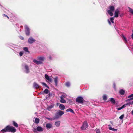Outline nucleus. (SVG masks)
Instances as JSON below:
<instances>
[{
	"label": "nucleus",
	"mask_w": 133,
	"mask_h": 133,
	"mask_svg": "<svg viewBox=\"0 0 133 133\" xmlns=\"http://www.w3.org/2000/svg\"><path fill=\"white\" fill-rule=\"evenodd\" d=\"M55 106L54 104L52 103L51 104L48 106L46 109L49 111H50L51 109Z\"/></svg>",
	"instance_id": "nucleus-8"
},
{
	"label": "nucleus",
	"mask_w": 133,
	"mask_h": 133,
	"mask_svg": "<svg viewBox=\"0 0 133 133\" xmlns=\"http://www.w3.org/2000/svg\"><path fill=\"white\" fill-rule=\"evenodd\" d=\"M123 37L124 39L125 40V41L126 42H127V39H126V38L123 35Z\"/></svg>",
	"instance_id": "nucleus-45"
},
{
	"label": "nucleus",
	"mask_w": 133,
	"mask_h": 133,
	"mask_svg": "<svg viewBox=\"0 0 133 133\" xmlns=\"http://www.w3.org/2000/svg\"><path fill=\"white\" fill-rule=\"evenodd\" d=\"M65 95H61L60 97L61 99L60 102L61 103H64L66 102L65 100L64 99L65 98Z\"/></svg>",
	"instance_id": "nucleus-7"
},
{
	"label": "nucleus",
	"mask_w": 133,
	"mask_h": 133,
	"mask_svg": "<svg viewBox=\"0 0 133 133\" xmlns=\"http://www.w3.org/2000/svg\"><path fill=\"white\" fill-rule=\"evenodd\" d=\"M57 113V114L59 115L60 116H62L64 114V112L61 110H59Z\"/></svg>",
	"instance_id": "nucleus-14"
},
{
	"label": "nucleus",
	"mask_w": 133,
	"mask_h": 133,
	"mask_svg": "<svg viewBox=\"0 0 133 133\" xmlns=\"http://www.w3.org/2000/svg\"><path fill=\"white\" fill-rule=\"evenodd\" d=\"M129 12L131 13L132 14H133V10L132 9H131L130 8H129Z\"/></svg>",
	"instance_id": "nucleus-34"
},
{
	"label": "nucleus",
	"mask_w": 133,
	"mask_h": 133,
	"mask_svg": "<svg viewBox=\"0 0 133 133\" xmlns=\"http://www.w3.org/2000/svg\"><path fill=\"white\" fill-rule=\"evenodd\" d=\"M108 128L109 130H111L114 131H115L117 130V129H115L113 128H112L110 125H108Z\"/></svg>",
	"instance_id": "nucleus-12"
},
{
	"label": "nucleus",
	"mask_w": 133,
	"mask_h": 133,
	"mask_svg": "<svg viewBox=\"0 0 133 133\" xmlns=\"http://www.w3.org/2000/svg\"><path fill=\"white\" fill-rule=\"evenodd\" d=\"M33 87H34L35 89H37L38 88H39V86L38 85V84H37L36 82H34L33 84Z\"/></svg>",
	"instance_id": "nucleus-16"
},
{
	"label": "nucleus",
	"mask_w": 133,
	"mask_h": 133,
	"mask_svg": "<svg viewBox=\"0 0 133 133\" xmlns=\"http://www.w3.org/2000/svg\"><path fill=\"white\" fill-rule=\"evenodd\" d=\"M58 78L57 77H55L54 78V82L56 85H57L58 83Z\"/></svg>",
	"instance_id": "nucleus-22"
},
{
	"label": "nucleus",
	"mask_w": 133,
	"mask_h": 133,
	"mask_svg": "<svg viewBox=\"0 0 133 133\" xmlns=\"http://www.w3.org/2000/svg\"><path fill=\"white\" fill-rule=\"evenodd\" d=\"M45 79H46V81H48L49 82L52 83V79L47 74H45Z\"/></svg>",
	"instance_id": "nucleus-6"
},
{
	"label": "nucleus",
	"mask_w": 133,
	"mask_h": 133,
	"mask_svg": "<svg viewBox=\"0 0 133 133\" xmlns=\"http://www.w3.org/2000/svg\"><path fill=\"white\" fill-rule=\"evenodd\" d=\"M132 100H133V97L130 98L126 100L125 101L126 102H129L130 101Z\"/></svg>",
	"instance_id": "nucleus-39"
},
{
	"label": "nucleus",
	"mask_w": 133,
	"mask_h": 133,
	"mask_svg": "<svg viewBox=\"0 0 133 133\" xmlns=\"http://www.w3.org/2000/svg\"><path fill=\"white\" fill-rule=\"evenodd\" d=\"M111 124H112V125H113V124H112V123H111Z\"/></svg>",
	"instance_id": "nucleus-54"
},
{
	"label": "nucleus",
	"mask_w": 133,
	"mask_h": 133,
	"mask_svg": "<svg viewBox=\"0 0 133 133\" xmlns=\"http://www.w3.org/2000/svg\"><path fill=\"white\" fill-rule=\"evenodd\" d=\"M88 127V125L87 121H85L83 122L82 126L81 127V129L82 130H85Z\"/></svg>",
	"instance_id": "nucleus-1"
},
{
	"label": "nucleus",
	"mask_w": 133,
	"mask_h": 133,
	"mask_svg": "<svg viewBox=\"0 0 133 133\" xmlns=\"http://www.w3.org/2000/svg\"><path fill=\"white\" fill-rule=\"evenodd\" d=\"M13 125L16 127H18V125L14 121L13 122Z\"/></svg>",
	"instance_id": "nucleus-29"
},
{
	"label": "nucleus",
	"mask_w": 133,
	"mask_h": 133,
	"mask_svg": "<svg viewBox=\"0 0 133 133\" xmlns=\"http://www.w3.org/2000/svg\"><path fill=\"white\" fill-rule=\"evenodd\" d=\"M103 99L104 100H106L107 98V97L105 95H104L103 96Z\"/></svg>",
	"instance_id": "nucleus-35"
},
{
	"label": "nucleus",
	"mask_w": 133,
	"mask_h": 133,
	"mask_svg": "<svg viewBox=\"0 0 133 133\" xmlns=\"http://www.w3.org/2000/svg\"><path fill=\"white\" fill-rule=\"evenodd\" d=\"M131 114L133 115V110L131 112Z\"/></svg>",
	"instance_id": "nucleus-51"
},
{
	"label": "nucleus",
	"mask_w": 133,
	"mask_h": 133,
	"mask_svg": "<svg viewBox=\"0 0 133 133\" xmlns=\"http://www.w3.org/2000/svg\"><path fill=\"white\" fill-rule=\"evenodd\" d=\"M59 104L58 103H56V105L57 106H58L59 105Z\"/></svg>",
	"instance_id": "nucleus-50"
},
{
	"label": "nucleus",
	"mask_w": 133,
	"mask_h": 133,
	"mask_svg": "<svg viewBox=\"0 0 133 133\" xmlns=\"http://www.w3.org/2000/svg\"><path fill=\"white\" fill-rule=\"evenodd\" d=\"M25 72L26 73H28L29 72V68L28 66L27 65H25Z\"/></svg>",
	"instance_id": "nucleus-20"
},
{
	"label": "nucleus",
	"mask_w": 133,
	"mask_h": 133,
	"mask_svg": "<svg viewBox=\"0 0 133 133\" xmlns=\"http://www.w3.org/2000/svg\"><path fill=\"white\" fill-rule=\"evenodd\" d=\"M133 97V94H131V95H129L128 96V98H131V97Z\"/></svg>",
	"instance_id": "nucleus-43"
},
{
	"label": "nucleus",
	"mask_w": 133,
	"mask_h": 133,
	"mask_svg": "<svg viewBox=\"0 0 133 133\" xmlns=\"http://www.w3.org/2000/svg\"><path fill=\"white\" fill-rule=\"evenodd\" d=\"M44 92L46 94H47L49 92V90L48 89H46L44 91Z\"/></svg>",
	"instance_id": "nucleus-36"
},
{
	"label": "nucleus",
	"mask_w": 133,
	"mask_h": 133,
	"mask_svg": "<svg viewBox=\"0 0 133 133\" xmlns=\"http://www.w3.org/2000/svg\"><path fill=\"white\" fill-rule=\"evenodd\" d=\"M8 126H7L5 128L1 130V131L3 133H4L6 132H8Z\"/></svg>",
	"instance_id": "nucleus-15"
},
{
	"label": "nucleus",
	"mask_w": 133,
	"mask_h": 133,
	"mask_svg": "<svg viewBox=\"0 0 133 133\" xmlns=\"http://www.w3.org/2000/svg\"><path fill=\"white\" fill-rule=\"evenodd\" d=\"M43 128L40 126L38 127L36 129L34 128L33 129V131L35 132H36L37 131L39 132H41L43 131Z\"/></svg>",
	"instance_id": "nucleus-4"
},
{
	"label": "nucleus",
	"mask_w": 133,
	"mask_h": 133,
	"mask_svg": "<svg viewBox=\"0 0 133 133\" xmlns=\"http://www.w3.org/2000/svg\"><path fill=\"white\" fill-rule=\"evenodd\" d=\"M124 117V115H122L119 118L121 119H122Z\"/></svg>",
	"instance_id": "nucleus-41"
},
{
	"label": "nucleus",
	"mask_w": 133,
	"mask_h": 133,
	"mask_svg": "<svg viewBox=\"0 0 133 133\" xmlns=\"http://www.w3.org/2000/svg\"><path fill=\"white\" fill-rule=\"evenodd\" d=\"M131 37L133 40V33H132V34L131 35Z\"/></svg>",
	"instance_id": "nucleus-49"
},
{
	"label": "nucleus",
	"mask_w": 133,
	"mask_h": 133,
	"mask_svg": "<svg viewBox=\"0 0 133 133\" xmlns=\"http://www.w3.org/2000/svg\"><path fill=\"white\" fill-rule=\"evenodd\" d=\"M76 101L78 103H82L83 102L84 99L82 97L79 96L76 98Z\"/></svg>",
	"instance_id": "nucleus-3"
},
{
	"label": "nucleus",
	"mask_w": 133,
	"mask_h": 133,
	"mask_svg": "<svg viewBox=\"0 0 133 133\" xmlns=\"http://www.w3.org/2000/svg\"><path fill=\"white\" fill-rule=\"evenodd\" d=\"M33 62L37 64V65L42 64L43 63V62L42 61H38L36 59H34L33 60Z\"/></svg>",
	"instance_id": "nucleus-11"
},
{
	"label": "nucleus",
	"mask_w": 133,
	"mask_h": 133,
	"mask_svg": "<svg viewBox=\"0 0 133 133\" xmlns=\"http://www.w3.org/2000/svg\"><path fill=\"white\" fill-rule=\"evenodd\" d=\"M3 16H5V17H7L8 18H9V17L7 15H5V14H3Z\"/></svg>",
	"instance_id": "nucleus-46"
},
{
	"label": "nucleus",
	"mask_w": 133,
	"mask_h": 133,
	"mask_svg": "<svg viewBox=\"0 0 133 133\" xmlns=\"http://www.w3.org/2000/svg\"><path fill=\"white\" fill-rule=\"evenodd\" d=\"M125 91L124 90L121 89L119 91V93L121 95H123L124 94Z\"/></svg>",
	"instance_id": "nucleus-26"
},
{
	"label": "nucleus",
	"mask_w": 133,
	"mask_h": 133,
	"mask_svg": "<svg viewBox=\"0 0 133 133\" xmlns=\"http://www.w3.org/2000/svg\"><path fill=\"white\" fill-rule=\"evenodd\" d=\"M119 12V11L118 9L116 10L115 13V17H117L118 16V14Z\"/></svg>",
	"instance_id": "nucleus-17"
},
{
	"label": "nucleus",
	"mask_w": 133,
	"mask_h": 133,
	"mask_svg": "<svg viewBox=\"0 0 133 133\" xmlns=\"http://www.w3.org/2000/svg\"><path fill=\"white\" fill-rule=\"evenodd\" d=\"M59 108L61 110H63L65 109V106L62 104H59Z\"/></svg>",
	"instance_id": "nucleus-13"
},
{
	"label": "nucleus",
	"mask_w": 133,
	"mask_h": 133,
	"mask_svg": "<svg viewBox=\"0 0 133 133\" xmlns=\"http://www.w3.org/2000/svg\"><path fill=\"white\" fill-rule=\"evenodd\" d=\"M8 128V132H15L16 131L15 128L13 127L10 126L9 125L7 126Z\"/></svg>",
	"instance_id": "nucleus-2"
},
{
	"label": "nucleus",
	"mask_w": 133,
	"mask_h": 133,
	"mask_svg": "<svg viewBox=\"0 0 133 133\" xmlns=\"http://www.w3.org/2000/svg\"><path fill=\"white\" fill-rule=\"evenodd\" d=\"M66 85L67 87H69L70 86V84L69 82H67L65 84Z\"/></svg>",
	"instance_id": "nucleus-40"
},
{
	"label": "nucleus",
	"mask_w": 133,
	"mask_h": 133,
	"mask_svg": "<svg viewBox=\"0 0 133 133\" xmlns=\"http://www.w3.org/2000/svg\"><path fill=\"white\" fill-rule=\"evenodd\" d=\"M95 131L96 133H101L99 129H96Z\"/></svg>",
	"instance_id": "nucleus-37"
},
{
	"label": "nucleus",
	"mask_w": 133,
	"mask_h": 133,
	"mask_svg": "<svg viewBox=\"0 0 133 133\" xmlns=\"http://www.w3.org/2000/svg\"><path fill=\"white\" fill-rule=\"evenodd\" d=\"M46 119L48 120H50L51 121H52L53 120H54V119H53V118H48V117H46Z\"/></svg>",
	"instance_id": "nucleus-42"
},
{
	"label": "nucleus",
	"mask_w": 133,
	"mask_h": 133,
	"mask_svg": "<svg viewBox=\"0 0 133 133\" xmlns=\"http://www.w3.org/2000/svg\"><path fill=\"white\" fill-rule=\"evenodd\" d=\"M35 41V39L32 38V37H30L28 39V43L31 44L33 43Z\"/></svg>",
	"instance_id": "nucleus-9"
},
{
	"label": "nucleus",
	"mask_w": 133,
	"mask_h": 133,
	"mask_svg": "<svg viewBox=\"0 0 133 133\" xmlns=\"http://www.w3.org/2000/svg\"><path fill=\"white\" fill-rule=\"evenodd\" d=\"M59 117V115L57 114V112L56 114L55 117L53 118V119H57Z\"/></svg>",
	"instance_id": "nucleus-24"
},
{
	"label": "nucleus",
	"mask_w": 133,
	"mask_h": 133,
	"mask_svg": "<svg viewBox=\"0 0 133 133\" xmlns=\"http://www.w3.org/2000/svg\"><path fill=\"white\" fill-rule=\"evenodd\" d=\"M23 49L24 50L26 53H29V52L28 50V48L26 47H25L23 48Z\"/></svg>",
	"instance_id": "nucleus-23"
},
{
	"label": "nucleus",
	"mask_w": 133,
	"mask_h": 133,
	"mask_svg": "<svg viewBox=\"0 0 133 133\" xmlns=\"http://www.w3.org/2000/svg\"><path fill=\"white\" fill-rule=\"evenodd\" d=\"M125 107V105H123L121 107L117 108V109L119 110H120L122 109L123 108H124Z\"/></svg>",
	"instance_id": "nucleus-33"
},
{
	"label": "nucleus",
	"mask_w": 133,
	"mask_h": 133,
	"mask_svg": "<svg viewBox=\"0 0 133 133\" xmlns=\"http://www.w3.org/2000/svg\"><path fill=\"white\" fill-rule=\"evenodd\" d=\"M23 52H20L19 53V54L20 56H22L23 55Z\"/></svg>",
	"instance_id": "nucleus-44"
},
{
	"label": "nucleus",
	"mask_w": 133,
	"mask_h": 133,
	"mask_svg": "<svg viewBox=\"0 0 133 133\" xmlns=\"http://www.w3.org/2000/svg\"><path fill=\"white\" fill-rule=\"evenodd\" d=\"M132 104H133V101H132Z\"/></svg>",
	"instance_id": "nucleus-53"
},
{
	"label": "nucleus",
	"mask_w": 133,
	"mask_h": 133,
	"mask_svg": "<svg viewBox=\"0 0 133 133\" xmlns=\"http://www.w3.org/2000/svg\"><path fill=\"white\" fill-rule=\"evenodd\" d=\"M20 38L22 40H23L24 39V38L22 37H20Z\"/></svg>",
	"instance_id": "nucleus-48"
},
{
	"label": "nucleus",
	"mask_w": 133,
	"mask_h": 133,
	"mask_svg": "<svg viewBox=\"0 0 133 133\" xmlns=\"http://www.w3.org/2000/svg\"><path fill=\"white\" fill-rule=\"evenodd\" d=\"M25 32L26 35L29 36L30 34V30L29 28L26 25H25Z\"/></svg>",
	"instance_id": "nucleus-5"
},
{
	"label": "nucleus",
	"mask_w": 133,
	"mask_h": 133,
	"mask_svg": "<svg viewBox=\"0 0 133 133\" xmlns=\"http://www.w3.org/2000/svg\"><path fill=\"white\" fill-rule=\"evenodd\" d=\"M114 19V17H111L110 18V20L111 22L112 23H114V22L113 21Z\"/></svg>",
	"instance_id": "nucleus-38"
},
{
	"label": "nucleus",
	"mask_w": 133,
	"mask_h": 133,
	"mask_svg": "<svg viewBox=\"0 0 133 133\" xmlns=\"http://www.w3.org/2000/svg\"><path fill=\"white\" fill-rule=\"evenodd\" d=\"M131 104H132V102H130L124 104V105H129L130 106Z\"/></svg>",
	"instance_id": "nucleus-30"
},
{
	"label": "nucleus",
	"mask_w": 133,
	"mask_h": 133,
	"mask_svg": "<svg viewBox=\"0 0 133 133\" xmlns=\"http://www.w3.org/2000/svg\"><path fill=\"white\" fill-rule=\"evenodd\" d=\"M38 59L40 61H42V62L44 61L45 59V57L43 56H40L38 57Z\"/></svg>",
	"instance_id": "nucleus-10"
},
{
	"label": "nucleus",
	"mask_w": 133,
	"mask_h": 133,
	"mask_svg": "<svg viewBox=\"0 0 133 133\" xmlns=\"http://www.w3.org/2000/svg\"><path fill=\"white\" fill-rule=\"evenodd\" d=\"M52 126V124L51 123H48L46 124V127L47 129H50Z\"/></svg>",
	"instance_id": "nucleus-18"
},
{
	"label": "nucleus",
	"mask_w": 133,
	"mask_h": 133,
	"mask_svg": "<svg viewBox=\"0 0 133 133\" xmlns=\"http://www.w3.org/2000/svg\"><path fill=\"white\" fill-rule=\"evenodd\" d=\"M60 124V122L59 121H58L55 123V125L57 127H59Z\"/></svg>",
	"instance_id": "nucleus-21"
},
{
	"label": "nucleus",
	"mask_w": 133,
	"mask_h": 133,
	"mask_svg": "<svg viewBox=\"0 0 133 133\" xmlns=\"http://www.w3.org/2000/svg\"><path fill=\"white\" fill-rule=\"evenodd\" d=\"M35 122L36 124H38L39 122V119L38 118H37L35 119Z\"/></svg>",
	"instance_id": "nucleus-27"
},
{
	"label": "nucleus",
	"mask_w": 133,
	"mask_h": 133,
	"mask_svg": "<svg viewBox=\"0 0 133 133\" xmlns=\"http://www.w3.org/2000/svg\"><path fill=\"white\" fill-rule=\"evenodd\" d=\"M41 84L47 88L48 89H49V87L47 85V84L44 82H41Z\"/></svg>",
	"instance_id": "nucleus-31"
},
{
	"label": "nucleus",
	"mask_w": 133,
	"mask_h": 133,
	"mask_svg": "<svg viewBox=\"0 0 133 133\" xmlns=\"http://www.w3.org/2000/svg\"><path fill=\"white\" fill-rule=\"evenodd\" d=\"M112 11L110 10H108L107 11L108 13L111 16H112L113 15V13H112Z\"/></svg>",
	"instance_id": "nucleus-28"
},
{
	"label": "nucleus",
	"mask_w": 133,
	"mask_h": 133,
	"mask_svg": "<svg viewBox=\"0 0 133 133\" xmlns=\"http://www.w3.org/2000/svg\"><path fill=\"white\" fill-rule=\"evenodd\" d=\"M108 22L110 24H111V23L110 22V21H109V19H108Z\"/></svg>",
	"instance_id": "nucleus-47"
},
{
	"label": "nucleus",
	"mask_w": 133,
	"mask_h": 133,
	"mask_svg": "<svg viewBox=\"0 0 133 133\" xmlns=\"http://www.w3.org/2000/svg\"><path fill=\"white\" fill-rule=\"evenodd\" d=\"M110 10L112 11H114L115 9L114 7L113 6H111L110 7Z\"/></svg>",
	"instance_id": "nucleus-32"
},
{
	"label": "nucleus",
	"mask_w": 133,
	"mask_h": 133,
	"mask_svg": "<svg viewBox=\"0 0 133 133\" xmlns=\"http://www.w3.org/2000/svg\"><path fill=\"white\" fill-rule=\"evenodd\" d=\"M66 111L67 112H70L72 113H74V112L73 110L71 108H69L66 110Z\"/></svg>",
	"instance_id": "nucleus-25"
},
{
	"label": "nucleus",
	"mask_w": 133,
	"mask_h": 133,
	"mask_svg": "<svg viewBox=\"0 0 133 133\" xmlns=\"http://www.w3.org/2000/svg\"><path fill=\"white\" fill-rule=\"evenodd\" d=\"M132 32H133V31H132Z\"/></svg>",
	"instance_id": "nucleus-55"
},
{
	"label": "nucleus",
	"mask_w": 133,
	"mask_h": 133,
	"mask_svg": "<svg viewBox=\"0 0 133 133\" xmlns=\"http://www.w3.org/2000/svg\"><path fill=\"white\" fill-rule=\"evenodd\" d=\"M49 58L50 59V60H51L52 59L51 58V57L50 56L49 57Z\"/></svg>",
	"instance_id": "nucleus-52"
},
{
	"label": "nucleus",
	"mask_w": 133,
	"mask_h": 133,
	"mask_svg": "<svg viewBox=\"0 0 133 133\" xmlns=\"http://www.w3.org/2000/svg\"><path fill=\"white\" fill-rule=\"evenodd\" d=\"M110 101H111V103L113 104L115 103L116 101L115 99L113 98H110Z\"/></svg>",
	"instance_id": "nucleus-19"
}]
</instances>
